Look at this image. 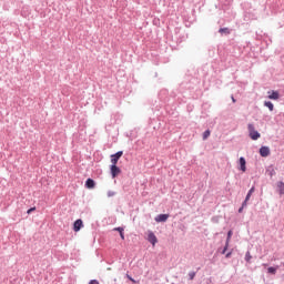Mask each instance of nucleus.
<instances>
[{
    "label": "nucleus",
    "instance_id": "f257e3e1",
    "mask_svg": "<svg viewBox=\"0 0 284 284\" xmlns=\"http://www.w3.org/2000/svg\"><path fill=\"white\" fill-rule=\"evenodd\" d=\"M247 130L252 141H258V139H261V133L254 128V124H248Z\"/></svg>",
    "mask_w": 284,
    "mask_h": 284
},
{
    "label": "nucleus",
    "instance_id": "f03ea898",
    "mask_svg": "<svg viewBox=\"0 0 284 284\" xmlns=\"http://www.w3.org/2000/svg\"><path fill=\"white\" fill-rule=\"evenodd\" d=\"M237 170H240V172H247V160H245V156L239 159Z\"/></svg>",
    "mask_w": 284,
    "mask_h": 284
},
{
    "label": "nucleus",
    "instance_id": "7ed1b4c3",
    "mask_svg": "<svg viewBox=\"0 0 284 284\" xmlns=\"http://www.w3.org/2000/svg\"><path fill=\"white\" fill-rule=\"evenodd\" d=\"M121 168L116 164H111L110 165V174H111V179H116L119 176V174H121Z\"/></svg>",
    "mask_w": 284,
    "mask_h": 284
},
{
    "label": "nucleus",
    "instance_id": "20e7f679",
    "mask_svg": "<svg viewBox=\"0 0 284 284\" xmlns=\"http://www.w3.org/2000/svg\"><path fill=\"white\" fill-rule=\"evenodd\" d=\"M121 156H123V151H118L110 155L111 159V165H118Z\"/></svg>",
    "mask_w": 284,
    "mask_h": 284
},
{
    "label": "nucleus",
    "instance_id": "39448f33",
    "mask_svg": "<svg viewBox=\"0 0 284 284\" xmlns=\"http://www.w3.org/2000/svg\"><path fill=\"white\" fill-rule=\"evenodd\" d=\"M260 156H262V159H267V156H270V154H272V151L270 150V146L267 145H262L260 148Z\"/></svg>",
    "mask_w": 284,
    "mask_h": 284
},
{
    "label": "nucleus",
    "instance_id": "423d86ee",
    "mask_svg": "<svg viewBox=\"0 0 284 284\" xmlns=\"http://www.w3.org/2000/svg\"><path fill=\"white\" fill-rule=\"evenodd\" d=\"M267 99L271 101H278V99H281V92L276 90H270L267 91Z\"/></svg>",
    "mask_w": 284,
    "mask_h": 284
},
{
    "label": "nucleus",
    "instance_id": "0eeeda50",
    "mask_svg": "<svg viewBox=\"0 0 284 284\" xmlns=\"http://www.w3.org/2000/svg\"><path fill=\"white\" fill-rule=\"evenodd\" d=\"M168 219H170V214L161 213L154 217V221L155 223H168Z\"/></svg>",
    "mask_w": 284,
    "mask_h": 284
},
{
    "label": "nucleus",
    "instance_id": "6e6552de",
    "mask_svg": "<svg viewBox=\"0 0 284 284\" xmlns=\"http://www.w3.org/2000/svg\"><path fill=\"white\" fill-rule=\"evenodd\" d=\"M148 241L153 246H155L159 243V239L156 237V234H154V232L152 231H149Z\"/></svg>",
    "mask_w": 284,
    "mask_h": 284
},
{
    "label": "nucleus",
    "instance_id": "1a4fd4ad",
    "mask_svg": "<svg viewBox=\"0 0 284 284\" xmlns=\"http://www.w3.org/2000/svg\"><path fill=\"white\" fill-rule=\"evenodd\" d=\"M84 187H87V190H94V187H97V181L92 178H88L84 183Z\"/></svg>",
    "mask_w": 284,
    "mask_h": 284
},
{
    "label": "nucleus",
    "instance_id": "9d476101",
    "mask_svg": "<svg viewBox=\"0 0 284 284\" xmlns=\"http://www.w3.org/2000/svg\"><path fill=\"white\" fill-rule=\"evenodd\" d=\"M232 236H234V231L231 229L226 233V242L222 250H230V241L232 240Z\"/></svg>",
    "mask_w": 284,
    "mask_h": 284
},
{
    "label": "nucleus",
    "instance_id": "9b49d317",
    "mask_svg": "<svg viewBox=\"0 0 284 284\" xmlns=\"http://www.w3.org/2000/svg\"><path fill=\"white\" fill-rule=\"evenodd\" d=\"M82 227H83V220L78 219L73 222V232H81Z\"/></svg>",
    "mask_w": 284,
    "mask_h": 284
},
{
    "label": "nucleus",
    "instance_id": "f8f14e48",
    "mask_svg": "<svg viewBox=\"0 0 284 284\" xmlns=\"http://www.w3.org/2000/svg\"><path fill=\"white\" fill-rule=\"evenodd\" d=\"M219 33L222 34V37H227L232 34V29L224 27L219 29Z\"/></svg>",
    "mask_w": 284,
    "mask_h": 284
},
{
    "label": "nucleus",
    "instance_id": "ddd939ff",
    "mask_svg": "<svg viewBox=\"0 0 284 284\" xmlns=\"http://www.w3.org/2000/svg\"><path fill=\"white\" fill-rule=\"evenodd\" d=\"M266 174L272 179V176H276V170H274V164H271L266 168Z\"/></svg>",
    "mask_w": 284,
    "mask_h": 284
},
{
    "label": "nucleus",
    "instance_id": "4468645a",
    "mask_svg": "<svg viewBox=\"0 0 284 284\" xmlns=\"http://www.w3.org/2000/svg\"><path fill=\"white\" fill-rule=\"evenodd\" d=\"M277 192L281 196H283V194H284V182L283 181L277 182Z\"/></svg>",
    "mask_w": 284,
    "mask_h": 284
},
{
    "label": "nucleus",
    "instance_id": "2eb2a0df",
    "mask_svg": "<svg viewBox=\"0 0 284 284\" xmlns=\"http://www.w3.org/2000/svg\"><path fill=\"white\" fill-rule=\"evenodd\" d=\"M254 192H256V186L253 185V186L248 190V192H247V194H246V196H245L246 201H250V199H252V195L254 194Z\"/></svg>",
    "mask_w": 284,
    "mask_h": 284
},
{
    "label": "nucleus",
    "instance_id": "dca6fc26",
    "mask_svg": "<svg viewBox=\"0 0 284 284\" xmlns=\"http://www.w3.org/2000/svg\"><path fill=\"white\" fill-rule=\"evenodd\" d=\"M264 108H267L270 112H274V103L272 101H264Z\"/></svg>",
    "mask_w": 284,
    "mask_h": 284
},
{
    "label": "nucleus",
    "instance_id": "f3484780",
    "mask_svg": "<svg viewBox=\"0 0 284 284\" xmlns=\"http://www.w3.org/2000/svg\"><path fill=\"white\" fill-rule=\"evenodd\" d=\"M212 134V131L210 129H206L203 133H202V139L203 141H207V139H210V135Z\"/></svg>",
    "mask_w": 284,
    "mask_h": 284
},
{
    "label": "nucleus",
    "instance_id": "a211bd4d",
    "mask_svg": "<svg viewBox=\"0 0 284 284\" xmlns=\"http://www.w3.org/2000/svg\"><path fill=\"white\" fill-rule=\"evenodd\" d=\"M113 232H118L119 234L121 232H125V226H116V227L113 229Z\"/></svg>",
    "mask_w": 284,
    "mask_h": 284
},
{
    "label": "nucleus",
    "instance_id": "6ab92c4d",
    "mask_svg": "<svg viewBox=\"0 0 284 284\" xmlns=\"http://www.w3.org/2000/svg\"><path fill=\"white\" fill-rule=\"evenodd\" d=\"M276 270H277V267L271 266V267L267 268V273L268 274H276Z\"/></svg>",
    "mask_w": 284,
    "mask_h": 284
},
{
    "label": "nucleus",
    "instance_id": "aec40b11",
    "mask_svg": "<svg viewBox=\"0 0 284 284\" xmlns=\"http://www.w3.org/2000/svg\"><path fill=\"white\" fill-rule=\"evenodd\" d=\"M250 261H252V255L250 254V252H246V254H245V262L250 263Z\"/></svg>",
    "mask_w": 284,
    "mask_h": 284
},
{
    "label": "nucleus",
    "instance_id": "412c9836",
    "mask_svg": "<svg viewBox=\"0 0 284 284\" xmlns=\"http://www.w3.org/2000/svg\"><path fill=\"white\" fill-rule=\"evenodd\" d=\"M32 212H37V206H31L27 210V214H32Z\"/></svg>",
    "mask_w": 284,
    "mask_h": 284
},
{
    "label": "nucleus",
    "instance_id": "4be33fe9",
    "mask_svg": "<svg viewBox=\"0 0 284 284\" xmlns=\"http://www.w3.org/2000/svg\"><path fill=\"white\" fill-rule=\"evenodd\" d=\"M226 252H227V250H223V251L221 252V254H226L225 257H226V258H230V256H232V252H227V253H226Z\"/></svg>",
    "mask_w": 284,
    "mask_h": 284
},
{
    "label": "nucleus",
    "instance_id": "5701e85b",
    "mask_svg": "<svg viewBox=\"0 0 284 284\" xmlns=\"http://www.w3.org/2000/svg\"><path fill=\"white\" fill-rule=\"evenodd\" d=\"M106 196L111 199V196H116V192L114 191H108Z\"/></svg>",
    "mask_w": 284,
    "mask_h": 284
},
{
    "label": "nucleus",
    "instance_id": "b1692460",
    "mask_svg": "<svg viewBox=\"0 0 284 284\" xmlns=\"http://www.w3.org/2000/svg\"><path fill=\"white\" fill-rule=\"evenodd\" d=\"M194 276H196V272H190L189 273L190 281H194Z\"/></svg>",
    "mask_w": 284,
    "mask_h": 284
},
{
    "label": "nucleus",
    "instance_id": "393cba45",
    "mask_svg": "<svg viewBox=\"0 0 284 284\" xmlns=\"http://www.w3.org/2000/svg\"><path fill=\"white\" fill-rule=\"evenodd\" d=\"M212 223H219V221H221V217L220 216H213L211 219Z\"/></svg>",
    "mask_w": 284,
    "mask_h": 284
},
{
    "label": "nucleus",
    "instance_id": "a878e982",
    "mask_svg": "<svg viewBox=\"0 0 284 284\" xmlns=\"http://www.w3.org/2000/svg\"><path fill=\"white\" fill-rule=\"evenodd\" d=\"M119 234H120V239H121L122 241H125V231H122V232H120Z\"/></svg>",
    "mask_w": 284,
    "mask_h": 284
},
{
    "label": "nucleus",
    "instance_id": "bb28decb",
    "mask_svg": "<svg viewBox=\"0 0 284 284\" xmlns=\"http://www.w3.org/2000/svg\"><path fill=\"white\" fill-rule=\"evenodd\" d=\"M248 201H250V200L244 199V201L242 202L241 207H247V202H248Z\"/></svg>",
    "mask_w": 284,
    "mask_h": 284
},
{
    "label": "nucleus",
    "instance_id": "cd10ccee",
    "mask_svg": "<svg viewBox=\"0 0 284 284\" xmlns=\"http://www.w3.org/2000/svg\"><path fill=\"white\" fill-rule=\"evenodd\" d=\"M126 277L129 278V281H131L132 283H136V281L134 278H132V276L126 275Z\"/></svg>",
    "mask_w": 284,
    "mask_h": 284
},
{
    "label": "nucleus",
    "instance_id": "c85d7f7f",
    "mask_svg": "<svg viewBox=\"0 0 284 284\" xmlns=\"http://www.w3.org/2000/svg\"><path fill=\"white\" fill-rule=\"evenodd\" d=\"M243 210H245V207L240 206V209L237 210L239 214H243Z\"/></svg>",
    "mask_w": 284,
    "mask_h": 284
},
{
    "label": "nucleus",
    "instance_id": "c756f323",
    "mask_svg": "<svg viewBox=\"0 0 284 284\" xmlns=\"http://www.w3.org/2000/svg\"><path fill=\"white\" fill-rule=\"evenodd\" d=\"M89 284H99V281H97V280H91V281L89 282Z\"/></svg>",
    "mask_w": 284,
    "mask_h": 284
},
{
    "label": "nucleus",
    "instance_id": "7c9ffc66",
    "mask_svg": "<svg viewBox=\"0 0 284 284\" xmlns=\"http://www.w3.org/2000/svg\"><path fill=\"white\" fill-rule=\"evenodd\" d=\"M232 102L236 103V99L234 98V95H231Z\"/></svg>",
    "mask_w": 284,
    "mask_h": 284
},
{
    "label": "nucleus",
    "instance_id": "2f4dec72",
    "mask_svg": "<svg viewBox=\"0 0 284 284\" xmlns=\"http://www.w3.org/2000/svg\"><path fill=\"white\" fill-rule=\"evenodd\" d=\"M194 12H196V10L193 9V10H192V13L194 14Z\"/></svg>",
    "mask_w": 284,
    "mask_h": 284
},
{
    "label": "nucleus",
    "instance_id": "473e14b6",
    "mask_svg": "<svg viewBox=\"0 0 284 284\" xmlns=\"http://www.w3.org/2000/svg\"><path fill=\"white\" fill-rule=\"evenodd\" d=\"M183 85H185V83H182V84H181V88H183Z\"/></svg>",
    "mask_w": 284,
    "mask_h": 284
}]
</instances>
